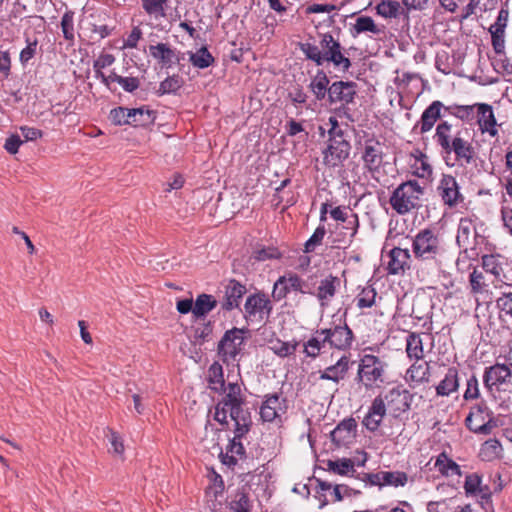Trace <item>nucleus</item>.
<instances>
[{
	"mask_svg": "<svg viewBox=\"0 0 512 512\" xmlns=\"http://www.w3.org/2000/svg\"><path fill=\"white\" fill-rule=\"evenodd\" d=\"M299 49L307 60L313 61L317 66L330 63L336 70L343 73L348 72L352 67V62L346 55V49L330 33L320 35L318 46L310 42H300Z\"/></svg>",
	"mask_w": 512,
	"mask_h": 512,
	"instance_id": "nucleus-1",
	"label": "nucleus"
},
{
	"mask_svg": "<svg viewBox=\"0 0 512 512\" xmlns=\"http://www.w3.org/2000/svg\"><path fill=\"white\" fill-rule=\"evenodd\" d=\"M452 124L441 121L437 124L434 139L443 154L454 153L455 160L460 166H466L475 161L477 153L472 143L461 137V132L451 136Z\"/></svg>",
	"mask_w": 512,
	"mask_h": 512,
	"instance_id": "nucleus-2",
	"label": "nucleus"
},
{
	"mask_svg": "<svg viewBox=\"0 0 512 512\" xmlns=\"http://www.w3.org/2000/svg\"><path fill=\"white\" fill-rule=\"evenodd\" d=\"M412 252L414 258L420 262L440 265L445 248L439 235L426 228L420 230L413 238Z\"/></svg>",
	"mask_w": 512,
	"mask_h": 512,
	"instance_id": "nucleus-3",
	"label": "nucleus"
},
{
	"mask_svg": "<svg viewBox=\"0 0 512 512\" xmlns=\"http://www.w3.org/2000/svg\"><path fill=\"white\" fill-rule=\"evenodd\" d=\"M330 129L328 130V145L323 151L324 163L331 167L342 164L349 158L351 144L345 137V131L339 126L336 117L328 119Z\"/></svg>",
	"mask_w": 512,
	"mask_h": 512,
	"instance_id": "nucleus-4",
	"label": "nucleus"
},
{
	"mask_svg": "<svg viewBox=\"0 0 512 512\" xmlns=\"http://www.w3.org/2000/svg\"><path fill=\"white\" fill-rule=\"evenodd\" d=\"M387 369L388 363L384 358L373 354H364L359 360L355 381L361 383L366 389L380 387L386 382Z\"/></svg>",
	"mask_w": 512,
	"mask_h": 512,
	"instance_id": "nucleus-5",
	"label": "nucleus"
},
{
	"mask_svg": "<svg viewBox=\"0 0 512 512\" xmlns=\"http://www.w3.org/2000/svg\"><path fill=\"white\" fill-rule=\"evenodd\" d=\"M423 193L424 188L416 180H408L392 192L389 203L399 215H405L421 206L420 195Z\"/></svg>",
	"mask_w": 512,
	"mask_h": 512,
	"instance_id": "nucleus-6",
	"label": "nucleus"
},
{
	"mask_svg": "<svg viewBox=\"0 0 512 512\" xmlns=\"http://www.w3.org/2000/svg\"><path fill=\"white\" fill-rule=\"evenodd\" d=\"M248 332L246 327H233L225 331L217 345V354L224 363L236 360L245 345L244 334Z\"/></svg>",
	"mask_w": 512,
	"mask_h": 512,
	"instance_id": "nucleus-7",
	"label": "nucleus"
},
{
	"mask_svg": "<svg viewBox=\"0 0 512 512\" xmlns=\"http://www.w3.org/2000/svg\"><path fill=\"white\" fill-rule=\"evenodd\" d=\"M273 310L269 297L262 291L250 294L244 304V318L247 322L265 324Z\"/></svg>",
	"mask_w": 512,
	"mask_h": 512,
	"instance_id": "nucleus-8",
	"label": "nucleus"
},
{
	"mask_svg": "<svg viewBox=\"0 0 512 512\" xmlns=\"http://www.w3.org/2000/svg\"><path fill=\"white\" fill-rule=\"evenodd\" d=\"M465 426L475 434L489 435L498 424L487 405L480 403L471 408L465 419Z\"/></svg>",
	"mask_w": 512,
	"mask_h": 512,
	"instance_id": "nucleus-9",
	"label": "nucleus"
},
{
	"mask_svg": "<svg viewBox=\"0 0 512 512\" xmlns=\"http://www.w3.org/2000/svg\"><path fill=\"white\" fill-rule=\"evenodd\" d=\"M386 406L390 409L393 417L397 418L401 414L408 412L415 394L411 393L403 385H397L390 389L384 396H382Z\"/></svg>",
	"mask_w": 512,
	"mask_h": 512,
	"instance_id": "nucleus-10",
	"label": "nucleus"
},
{
	"mask_svg": "<svg viewBox=\"0 0 512 512\" xmlns=\"http://www.w3.org/2000/svg\"><path fill=\"white\" fill-rule=\"evenodd\" d=\"M316 334L323 335L330 347L338 350L349 349L354 339V334L346 322L343 325L338 324L332 328L317 330Z\"/></svg>",
	"mask_w": 512,
	"mask_h": 512,
	"instance_id": "nucleus-11",
	"label": "nucleus"
},
{
	"mask_svg": "<svg viewBox=\"0 0 512 512\" xmlns=\"http://www.w3.org/2000/svg\"><path fill=\"white\" fill-rule=\"evenodd\" d=\"M357 421L353 417H348L340 421L330 432L332 443L337 447H349L356 441Z\"/></svg>",
	"mask_w": 512,
	"mask_h": 512,
	"instance_id": "nucleus-12",
	"label": "nucleus"
},
{
	"mask_svg": "<svg viewBox=\"0 0 512 512\" xmlns=\"http://www.w3.org/2000/svg\"><path fill=\"white\" fill-rule=\"evenodd\" d=\"M149 54L162 69H170L175 64H180L184 59L183 54L169 43H157L149 46Z\"/></svg>",
	"mask_w": 512,
	"mask_h": 512,
	"instance_id": "nucleus-13",
	"label": "nucleus"
},
{
	"mask_svg": "<svg viewBox=\"0 0 512 512\" xmlns=\"http://www.w3.org/2000/svg\"><path fill=\"white\" fill-rule=\"evenodd\" d=\"M443 203L450 208L456 207L464 201L456 178L450 174H443L437 187Z\"/></svg>",
	"mask_w": 512,
	"mask_h": 512,
	"instance_id": "nucleus-14",
	"label": "nucleus"
},
{
	"mask_svg": "<svg viewBox=\"0 0 512 512\" xmlns=\"http://www.w3.org/2000/svg\"><path fill=\"white\" fill-rule=\"evenodd\" d=\"M444 114V103L440 100L432 101L423 111L420 120L414 125L412 131L419 129L420 134L429 132L437 121L442 120Z\"/></svg>",
	"mask_w": 512,
	"mask_h": 512,
	"instance_id": "nucleus-15",
	"label": "nucleus"
},
{
	"mask_svg": "<svg viewBox=\"0 0 512 512\" xmlns=\"http://www.w3.org/2000/svg\"><path fill=\"white\" fill-rule=\"evenodd\" d=\"M356 88L357 84L353 81H335L329 87L327 100L331 105L338 102L341 104L353 103L357 95Z\"/></svg>",
	"mask_w": 512,
	"mask_h": 512,
	"instance_id": "nucleus-16",
	"label": "nucleus"
},
{
	"mask_svg": "<svg viewBox=\"0 0 512 512\" xmlns=\"http://www.w3.org/2000/svg\"><path fill=\"white\" fill-rule=\"evenodd\" d=\"M509 11L501 8L494 24L489 28L491 34L492 46L495 53L499 56H505V28L507 26Z\"/></svg>",
	"mask_w": 512,
	"mask_h": 512,
	"instance_id": "nucleus-17",
	"label": "nucleus"
},
{
	"mask_svg": "<svg viewBox=\"0 0 512 512\" xmlns=\"http://www.w3.org/2000/svg\"><path fill=\"white\" fill-rule=\"evenodd\" d=\"M380 146V142L374 137L365 141L362 160L365 169L371 173L379 172L382 166L384 153Z\"/></svg>",
	"mask_w": 512,
	"mask_h": 512,
	"instance_id": "nucleus-18",
	"label": "nucleus"
},
{
	"mask_svg": "<svg viewBox=\"0 0 512 512\" xmlns=\"http://www.w3.org/2000/svg\"><path fill=\"white\" fill-rule=\"evenodd\" d=\"M340 285V278L331 273L323 278L319 277L314 297L317 298L322 307H325L334 298Z\"/></svg>",
	"mask_w": 512,
	"mask_h": 512,
	"instance_id": "nucleus-19",
	"label": "nucleus"
},
{
	"mask_svg": "<svg viewBox=\"0 0 512 512\" xmlns=\"http://www.w3.org/2000/svg\"><path fill=\"white\" fill-rule=\"evenodd\" d=\"M387 272L390 275H404L410 270L411 254L408 249L394 247L388 253Z\"/></svg>",
	"mask_w": 512,
	"mask_h": 512,
	"instance_id": "nucleus-20",
	"label": "nucleus"
},
{
	"mask_svg": "<svg viewBox=\"0 0 512 512\" xmlns=\"http://www.w3.org/2000/svg\"><path fill=\"white\" fill-rule=\"evenodd\" d=\"M387 406L384 402L382 395L376 396L371 406L369 407L368 413L364 417L362 424L370 432H375L379 429L383 418L386 416Z\"/></svg>",
	"mask_w": 512,
	"mask_h": 512,
	"instance_id": "nucleus-21",
	"label": "nucleus"
},
{
	"mask_svg": "<svg viewBox=\"0 0 512 512\" xmlns=\"http://www.w3.org/2000/svg\"><path fill=\"white\" fill-rule=\"evenodd\" d=\"M478 120L477 123L482 133L487 132L490 136L494 137L498 131L496 129V118L494 116L493 108L487 103H475Z\"/></svg>",
	"mask_w": 512,
	"mask_h": 512,
	"instance_id": "nucleus-22",
	"label": "nucleus"
},
{
	"mask_svg": "<svg viewBox=\"0 0 512 512\" xmlns=\"http://www.w3.org/2000/svg\"><path fill=\"white\" fill-rule=\"evenodd\" d=\"M247 292L246 286L235 279H231L225 288L224 301L221 303L223 311H232L238 308L240 300Z\"/></svg>",
	"mask_w": 512,
	"mask_h": 512,
	"instance_id": "nucleus-23",
	"label": "nucleus"
},
{
	"mask_svg": "<svg viewBox=\"0 0 512 512\" xmlns=\"http://www.w3.org/2000/svg\"><path fill=\"white\" fill-rule=\"evenodd\" d=\"M511 370L506 364H495L487 367L484 372L483 382L488 390H492L493 386L504 384L511 377Z\"/></svg>",
	"mask_w": 512,
	"mask_h": 512,
	"instance_id": "nucleus-24",
	"label": "nucleus"
},
{
	"mask_svg": "<svg viewBox=\"0 0 512 512\" xmlns=\"http://www.w3.org/2000/svg\"><path fill=\"white\" fill-rule=\"evenodd\" d=\"M227 512H250L251 501L249 494L244 487L237 488L233 493L229 494L226 498Z\"/></svg>",
	"mask_w": 512,
	"mask_h": 512,
	"instance_id": "nucleus-25",
	"label": "nucleus"
},
{
	"mask_svg": "<svg viewBox=\"0 0 512 512\" xmlns=\"http://www.w3.org/2000/svg\"><path fill=\"white\" fill-rule=\"evenodd\" d=\"M218 301L211 294L201 293L194 301L193 317L196 321L205 320L208 313L214 310Z\"/></svg>",
	"mask_w": 512,
	"mask_h": 512,
	"instance_id": "nucleus-26",
	"label": "nucleus"
},
{
	"mask_svg": "<svg viewBox=\"0 0 512 512\" xmlns=\"http://www.w3.org/2000/svg\"><path fill=\"white\" fill-rule=\"evenodd\" d=\"M90 17L92 21L89 23V26L92 34H97L99 39H104L112 34L115 26L107 22L110 20V17L106 12L91 14Z\"/></svg>",
	"mask_w": 512,
	"mask_h": 512,
	"instance_id": "nucleus-27",
	"label": "nucleus"
},
{
	"mask_svg": "<svg viewBox=\"0 0 512 512\" xmlns=\"http://www.w3.org/2000/svg\"><path fill=\"white\" fill-rule=\"evenodd\" d=\"M279 393L267 394L260 406V417L264 422H272L278 417L280 409Z\"/></svg>",
	"mask_w": 512,
	"mask_h": 512,
	"instance_id": "nucleus-28",
	"label": "nucleus"
},
{
	"mask_svg": "<svg viewBox=\"0 0 512 512\" xmlns=\"http://www.w3.org/2000/svg\"><path fill=\"white\" fill-rule=\"evenodd\" d=\"M330 80L327 73L323 69H318L315 76L311 79L308 88L314 94L316 100L322 101L329 92Z\"/></svg>",
	"mask_w": 512,
	"mask_h": 512,
	"instance_id": "nucleus-29",
	"label": "nucleus"
},
{
	"mask_svg": "<svg viewBox=\"0 0 512 512\" xmlns=\"http://www.w3.org/2000/svg\"><path fill=\"white\" fill-rule=\"evenodd\" d=\"M207 381L209 388L218 394H223L226 391V383L224 380L223 367L219 362H214L208 368Z\"/></svg>",
	"mask_w": 512,
	"mask_h": 512,
	"instance_id": "nucleus-30",
	"label": "nucleus"
},
{
	"mask_svg": "<svg viewBox=\"0 0 512 512\" xmlns=\"http://www.w3.org/2000/svg\"><path fill=\"white\" fill-rule=\"evenodd\" d=\"M475 104L460 105L457 103L444 104V114L453 116L463 122L471 123L475 118Z\"/></svg>",
	"mask_w": 512,
	"mask_h": 512,
	"instance_id": "nucleus-31",
	"label": "nucleus"
},
{
	"mask_svg": "<svg viewBox=\"0 0 512 512\" xmlns=\"http://www.w3.org/2000/svg\"><path fill=\"white\" fill-rule=\"evenodd\" d=\"M136 114H139L141 117L144 115L142 109H129L126 107H116L113 108L109 113V119L114 125L123 126L133 124L136 120H131V117H134Z\"/></svg>",
	"mask_w": 512,
	"mask_h": 512,
	"instance_id": "nucleus-32",
	"label": "nucleus"
},
{
	"mask_svg": "<svg viewBox=\"0 0 512 512\" xmlns=\"http://www.w3.org/2000/svg\"><path fill=\"white\" fill-rule=\"evenodd\" d=\"M458 387V370L456 367H449L444 379L436 386V394L438 396H448L457 391Z\"/></svg>",
	"mask_w": 512,
	"mask_h": 512,
	"instance_id": "nucleus-33",
	"label": "nucleus"
},
{
	"mask_svg": "<svg viewBox=\"0 0 512 512\" xmlns=\"http://www.w3.org/2000/svg\"><path fill=\"white\" fill-rule=\"evenodd\" d=\"M472 234L474 235V238L478 236L472 221L468 218L460 219L456 236V244L458 247L469 246Z\"/></svg>",
	"mask_w": 512,
	"mask_h": 512,
	"instance_id": "nucleus-34",
	"label": "nucleus"
},
{
	"mask_svg": "<svg viewBox=\"0 0 512 512\" xmlns=\"http://www.w3.org/2000/svg\"><path fill=\"white\" fill-rule=\"evenodd\" d=\"M502 451V445L498 439H488L481 445L479 457L483 461L491 462L501 458Z\"/></svg>",
	"mask_w": 512,
	"mask_h": 512,
	"instance_id": "nucleus-35",
	"label": "nucleus"
},
{
	"mask_svg": "<svg viewBox=\"0 0 512 512\" xmlns=\"http://www.w3.org/2000/svg\"><path fill=\"white\" fill-rule=\"evenodd\" d=\"M189 61L195 68L206 69L214 64L215 58L206 46H202L196 52L189 53Z\"/></svg>",
	"mask_w": 512,
	"mask_h": 512,
	"instance_id": "nucleus-36",
	"label": "nucleus"
},
{
	"mask_svg": "<svg viewBox=\"0 0 512 512\" xmlns=\"http://www.w3.org/2000/svg\"><path fill=\"white\" fill-rule=\"evenodd\" d=\"M214 321L211 320H203L202 323H199L197 326L193 328L194 332V345H203L205 342H208L212 339L213 330H214Z\"/></svg>",
	"mask_w": 512,
	"mask_h": 512,
	"instance_id": "nucleus-37",
	"label": "nucleus"
},
{
	"mask_svg": "<svg viewBox=\"0 0 512 512\" xmlns=\"http://www.w3.org/2000/svg\"><path fill=\"white\" fill-rule=\"evenodd\" d=\"M183 84L184 80L182 77L179 74H173L160 82L156 94L158 96H163L165 94H176L181 89Z\"/></svg>",
	"mask_w": 512,
	"mask_h": 512,
	"instance_id": "nucleus-38",
	"label": "nucleus"
},
{
	"mask_svg": "<svg viewBox=\"0 0 512 512\" xmlns=\"http://www.w3.org/2000/svg\"><path fill=\"white\" fill-rule=\"evenodd\" d=\"M435 467L443 476H449L450 474L461 475L460 466L451 458H449L445 452H442L436 459Z\"/></svg>",
	"mask_w": 512,
	"mask_h": 512,
	"instance_id": "nucleus-39",
	"label": "nucleus"
},
{
	"mask_svg": "<svg viewBox=\"0 0 512 512\" xmlns=\"http://www.w3.org/2000/svg\"><path fill=\"white\" fill-rule=\"evenodd\" d=\"M429 365L413 363L407 370L406 379L411 382L425 383L429 381Z\"/></svg>",
	"mask_w": 512,
	"mask_h": 512,
	"instance_id": "nucleus-40",
	"label": "nucleus"
},
{
	"mask_svg": "<svg viewBox=\"0 0 512 512\" xmlns=\"http://www.w3.org/2000/svg\"><path fill=\"white\" fill-rule=\"evenodd\" d=\"M364 32H371L374 34H379L381 32V30L375 24L372 17L360 16L356 19V23L354 24L353 28L351 29V34L353 37H356L357 35L364 33Z\"/></svg>",
	"mask_w": 512,
	"mask_h": 512,
	"instance_id": "nucleus-41",
	"label": "nucleus"
},
{
	"mask_svg": "<svg viewBox=\"0 0 512 512\" xmlns=\"http://www.w3.org/2000/svg\"><path fill=\"white\" fill-rule=\"evenodd\" d=\"M406 352L409 358L416 360L422 359L424 356L423 344L420 336L416 333H410L406 339Z\"/></svg>",
	"mask_w": 512,
	"mask_h": 512,
	"instance_id": "nucleus-42",
	"label": "nucleus"
},
{
	"mask_svg": "<svg viewBox=\"0 0 512 512\" xmlns=\"http://www.w3.org/2000/svg\"><path fill=\"white\" fill-rule=\"evenodd\" d=\"M382 486L399 487L408 481L407 473L403 471H381Z\"/></svg>",
	"mask_w": 512,
	"mask_h": 512,
	"instance_id": "nucleus-43",
	"label": "nucleus"
},
{
	"mask_svg": "<svg viewBox=\"0 0 512 512\" xmlns=\"http://www.w3.org/2000/svg\"><path fill=\"white\" fill-rule=\"evenodd\" d=\"M281 257V252L274 246H258L253 250L250 258L257 262H262L266 260L280 259Z\"/></svg>",
	"mask_w": 512,
	"mask_h": 512,
	"instance_id": "nucleus-44",
	"label": "nucleus"
},
{
	"mask_svg": "<svg viewBox=\"0 0 512 512\" xmlns=\"http://www.w3.org/2000/svg\"><path fill=\"white\" fill-rule=\"evenodd\" d=\"M226 389H228V392L221 399L224 406L245 403V397L242 394L241 387L238 383H228Z\"/></svg>",
	"mask_w": 512,
	"mask_h": 512,
	"instance_id": "nucleus-45",
	"label": "nucleus"
},
{
	"mask_svg": "<svg viewBox=\"0 0 512 512\" xmlns=\"http://www.w3.org/2000/svg\"><path fill=\"white\" fill-rule=\"evenodd\" d=\"M401 5L393 0H381L376 6L378 15L384 18H397L399 16Z\"/></svg>",
	"mask_w": 512,
	"mask_h": 512,
	"instance_id": "nucleus-46",
	"label": "nucleus"
},
{
	"mask_svg": "<svg viewBox=\"0 0 512 512\" xmlns=\"http://www.w3.org/2000/svg\"><path fill=\"white\" fill-rule=\"evenodd\" d=\"M482 268L496 278H499L503 272V267L499 261V255L485 254L482 256Z\"/></svg>",
	"mask_w": 512,
	"mask_h": 512,
	"instance_id": "nucleus-47",
	"label": "nucleus"
},
{
	"mask_svg": "<svg viewBox=\"0 0 512 512\" xmlns=\"http://www.w3.org/2000/svg\"><path fill=\"white\" fill-rule=\"evenodd\" d=\"M270 349L279 357H288L292 355L298 346V343L295 342L294 344H291L289 342H284L280 339L270 340Z\"/></svg>",
	"mask_w": 512,
	"mask_h": 512,
	"instance_id": "nucleus-48",
	"label": "nucleus"
},
{
	"mask_svg": "<svg viewBox=\"0 0 512 512\" xmlns=\"http://www.w3.org/2000/svg\"><path fill=\"white\" fill-rule=\"evenodd\" d=\"M376 296L377 292L373 285L364 287L356 298L358 308H371L373 305H375Z\"/></svg>",
	"mask_w": 512,
	"mask_h": 512,
	"instance_id": "nucleus-49",
	"label": "nucleus"
},
{
	"mask_svg": "<svg viewBox=\"0 0 512 512\" xmlns=\"http://www.w3.org/2000/svg\"><path fill=\"white\" fill-rule=\"evenodd\" d=\"M60 25H61L64 39L73 43L75 36H74V12L72 10H67L63 14Z\"/></svg>",
	"mask_w": 512,
	"mask_h": 512,
	"instance_id": "nucleus-50",
	"label": "nucleus"
},
{
	"mask_svg": "<svg viewBox=\"0 0 512 512\" xmlns=\"http://www.w3.org/2000/svg\"><path fill=\"white\" fill-rule=\"evenodd\" d=\"M25 42L26 47L23 48L19 54V61L23 67H25L29 61L36 56L38 49L37 38L31 39L30 37H26Z\"/></svg>",
	"mask_w": 512,
	"mask_h": 512,
	"instance_id": "nucleus-51",
	"label": "nucleus"
},
{
	"mask_svg": "<svg viewBox=\"0 0 512 512\" xmlns=\"http://www.w3.org/2000/svg\"><path fill=\"white\" fill-rule=\"evenodd\" d=\"M352 362L350 361V357L343 355L334 365H331L326 368L327 372L330 374H336L338 377V383L340 380H343L349 371L350 364Z\"/></svg>",
	"mask_w": 512,
	"mask_h": 512,
	"instance_id": "nucleus-52",
	"label": "nucleus"
},
{
	"mask_svg": "<svg viewBox=\"0 0 512 512\" xmlns=\"http://www.w3.org/2000/svg\"><path fill=\"white\" fill-rule=\"evenodd\" d=\"M312 480L316 483L315 498L320 503L319 508L322 509L326 505H328V503H329V500L327 499V497H326L324 492L331 490L333 485L330 482L324 481V480H322L320 478H317V477H313Z\"/></svg>",
	"mask_w": 512,
	"mask_h": 512,
	"instance_id": "nucleus-53",
	"label": "nucleus"
},
{
	"mask_svg": "<svg viewBox=\"0 0 512 512\" xmlns=\"http://www.w3.org/2000/svg\"><path fill=\"white\" fill-rule=\"evenodd\" d=\"M142 7L149 15L164 16L168 0H141Z\"/></svg>",
	"mask_w": 512,
	"mask_h": 512,
	"instance_id": "nucleus-54",
	"label": "nucleus"
},
{
	"mask_svg": "<svg viewBox=\"0 0 512 512\" xmlns=\"http://www.w3.org/2000/svg\"><path fill=\"white\" fill-rule=\"evenodd\" d=\"M138 109H142L144 112V115L141 117L139 114H136L134 117H131V120H136L133 124H130L131 126L146 127L151 124H154V122L156 120V114H157L156 111L151 110L145 106L139 107Z\"/></svg>",
	"mask_w": 512,
	"mask_h": 512,
	"instance_id": "nucleus-55",
	"label": "nucleus"
},
{
	"mask_svg": "<svg viewBox=\"0 0 512 512\" xmlns=\"http://www.w3.org/2000/svg\"><path fill=\"white\" fill-rule=\"evenodd\" d=\"M326 234V229L323 225L318 226L311 237L304 244V252L311 253L315 250V247L320 245Z\"/></svg>",
	"mask_w": 512,
	"mask_h": 512,
	"instance_id": "nucleus-56",
	"label": "nucleus"
},
{
	"mask_svg": "<svg viewBox=\"0 0 512 512\" xmlns=\"http://www.w3.org/2000/svg\"><path fill=\"white\" fill-rule=\"evenodd\" d=\"M326 343L324 338L320 340L318 337H312L304 344V353L308 357L316 358Z\"/></svg>",
	"mask_w": 512,
	"mask_h": 512,
	"instance_id": "nucleus-57",
	"label": "nucleus"
},
{
	"mask_svg": "<svg viewBox=\"0 0 512 512\" xmlns=\"http://www.w3.org/2000/svg\"><path fill=\"white\" fill-rule=\"evenodd\" d=\"M469 283L473 294L482 293L486 287L484 275L476 267H474L473 271L470 273Z\"/></svg>",
	"mask_w": 512,
	"mask_h": 512,
	"instance_id": "nucleus-58",
	"label": "nucleus"
},
{
	"mask_svg": "<svg viewBox=\"0 0 512 512\" xmlns=\"http://www.w3.org/2000/svg\"><path fill=\"white\" fill-rule=\"evenodd\" d=\"M290 293L289 286L286 281V276H280L274 283L272 297L275 301H281L286 298Z\"/></svg>",
	"mask_w": 512,
	"mask_h": 512,
	"instance_id": "nucleus-59",
	"label": "nucleus"
},
{
	"mask_svg": "<svg viewBox=\"0 0 512 512\" xmlns=\"http://www.w3.org/2000/svg\"><path fill=\"white\" fill-rule=\"evenodd\" d=\"M482 478L477 473L468 474L465 478L464 489L467 496H476Z\"/></svg>",
	"mask_w": 512,
	"mask_h": 512,
	"instance_id": "nucleus-60",
	"label": "nucleus"
},
{
	"mask_svg": "<svg viewBox=\"0 0 512 512\" xmlns=\"http://www.w3.org/2000/svg\"><path fill=\"white\" fill-rule=\"evenodd\" d=\"M496 306L506 315L512 316V292L511 290H504L501 296L496 300Z\"/></svg>",
	"mask_w": 512,
	"mask_h": 512,
	"instance_id": "nucleus-61",
	"label": "nucleus"
},
{
	"mask_svg": "<svg viewBox=\"0 0 512 512\" xmlns=\"http://www.w3.org/2000/svg\"><path fill=\"white\" fill-rule=\"evenodd\" d=\"M460 253L456 260V267L458 270H461V263H467L470 260H476L478 258V251L475 246L470 247H459Z\"/></svg>",
	"mask_w": 512,
	"mask_h": 512,
	"instance_id": "nucleus-62",
	"label": "nucleus"
},
{
	"mask_svg": "<svg viewBox=\"0 0 512 512\" xmlns=\"http://www.w3.org/2000/svg\"><path fill=\"white\" fill-rule=\"evenodd\" d=\"M419 152V157L416 158V162L420 163V166H416V175L420 178H427L432 175V166L428 163V157L426 154Z\"/></svg>",
	"mask_w": 512,
	"mask_h": 512,
	"instance_id": "nucleus-63",
	"label": "nucleus"
},
{
	"mask_svg": "<svg viewBox=\"0 0 512 512\" xmlns=\"http://www.w3.org/2000/svg\"><path fill=\"white\" fill-rule=\"evenodd\" d=\"M355 461L352 458H341L338 459V471H336L335 474L341 475V476H352L355 477L356 470L354 468Z\"/></svg>",
	"mask_w": 512,
	"mask_h": 512,
	"instance_id": "nucleus-64",
	"label": "nucleus"
}]
</instances>
